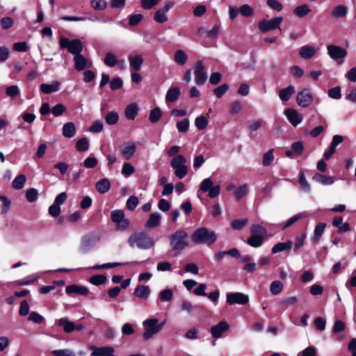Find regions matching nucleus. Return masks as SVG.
I'll use <instances>...</instances> for the list:
<instances>
[{
    "label": "nucleus",
    "instance_id": "1",
    "mask_svg": "<svg viewBox=\"0 0 356 356\" xmlns=\"http://www.w3.org/2000/svg\"><path fill=\"white\" fill-rule=\"evenodd\" d=\"M128 243L132 248L147 250L154 247V241L145 232H140L131 234L128 238Z\"/></svg>",
    "mask_w": 356,
    "mask_h": 356
},
{
    "label": "nucleus",
    "instance_id": "2",
    "mask_svg": "<svg viewBox=\"0 0 356 356\" xmlns=\"http://www.w3.org/2000/svg\"><path fill=\"white\" fill-rule=\"evenodd\" d=\"M191 240L196 244H207L210 245L216 240L215 232L207 227L197 229L191 235Z\"/></svg>",
    "mask_w": 356,
    "mask_h": 356
},
{
    "label": "nucleus",
    "instance_id": "3",
    "mask_svg": "<svg viewBox=\"0 0 356 356\" xmlns=\"http://www.w3.org/2000/svg\"><path fill=\"white\" fill-rule=\"evenodd\" d=\"M165 325V321L159 323L157 318H147L143 322L144 332L143 337L145 340H149L154 334L159 332Z\"/></svg>",
    "mask_w": 356,
    "mask_h": 356
},
{
    "label": "nucleus",
    "instance_id": "4",
    "mask_svg": "<svg viewBox=\"0 0 356 356\" xmlns=\"http://www.w3.org/2000/svg\"><path fill=\"white\" fill-rule=\"evenodd\" d=\"M170 244L172 250L181 251L188 245V234L184 229H179L170 237Z\"/></svg>",
    "mask_w": 356,
    "mask_h": 356
},
{
    "label": "nucleus",
    "instance_id": "5",
    "mask_svg": "<svg viewBox=\"0 0 356 356\" xmlns=\"http://www.w3.org/2000/svg\"><path fill=\"white\" fill-rule=\"evenodd\" d=\"M186 159L182 155H177L170 163L171 167L175 170V175L179 179L184 178L188 173Z\"/></svg>",
    "mask_w": 356,
    "mask_h": 356
},
{
    "label": "nucleus",
    "instance_id": "6",
    "mask_svg": "<svg viewBox=\"0 0 356 356\" xmlns=\"http://www.w3.org/2000/svg\"><path fill=\"white\" fill-rule=\"evenodd\" d=\"M59 44L61 48H67L68 51L74 56L80 54L83 50V44L78 39L69 40L67 38H62Z\"/></svg>",
    "mask_w": 356,
    "mask_h": 356
},
{
    "label": "nucleus",
    "instance_id": "7",
    "mask_svg": "<svg viewBox=\"0 0 356 356\" xmlns=\"http://www.w3.org/2000/svg\"><path fill=\"white\" fill-rule=\"evenodd\" d=\"M102 236L99 232L90 233L81 238L80 250L83 252L88 251Z\"/></svg>",
    "mask_w": 356,
    "mask_h": 356
},
{
    "label": "nucleus",
    "instance_id": "8",
    "mask_svg": "<svg viewBox=\"0 0 356 356\" xmlns=\"http://www.w3.org/2000/svg\"><path fill=\"white\" fill-rule=\"evenodd\" d=\"M220 30V26L218 24H204L198 29V33L207 38H216Z\"/></svg>",
    "mask_w": 356,
    "mask_h": 356
},
{
    "label": "nucleus",
    "instance_id": "9",
    "mask_svg": "<svg viewBox=\"0 0 356 356\" xmlns=\"http://www.w3.org/2000/svg\"><path fill=\"white\" fill-rule=\"evenodd\" d=\"M312 102L313 95L309 88H304L297 94L296 102L300 107L307 108L312 104Z\"/></svg>",
    "mask_w": 356,
    "mask_h": 356
},
{
    "label": "nucleus",
    "instance_id": "10",
    "mask_svg": "<svg viewBox=\"0 0 356 356\" xmlns=\"http://www.w3.org/2000/svg\"><path fill=\"white\" fill-rule=\"evenodd\" d=\"M111 220L116 224L118 228L122 229H127L129 225V221L125 218L122 210L117 209L111 212Z\"/></svg>",
    "mask_w": 356,
    "mask_h": 356
},
{
    "label": "nucleus",
    "instance_id": "11",
    "mask_svg": "<svg viewBox=\"0 0 356 356\" xmlns=\"http://www.w3.org/2000/svg\"><path fill=\"white\" fill-rule=\"evenodd\" d=\"M194 74L195 76V82L197 85H202L206 82L207 74L205 72L204 63L202 60H198L195 63Z\"/></svg>",
    "mask_w": 356,
    "mask_h": 356
},
{
    "label": "nucleus",
    "instance_id": "12",
    "mask_svg": "<svg viewBox=\"0 0 356 356\" xmlns=\"http://www.w3.org/2000/svg\"><path fill=\"white\" fill-rule=\"evenodd\" d=\"M249 301V297L243 293L235 292L227 294V302L230 305L239 304L245 305Z\"/></svg>",
    "mask_w": 356,
    "mask_h": 356
},
{
    "label": "nucleus",
    "instance_id": "13",
    "mask_svg": "<svg viewBox=\"0 0 356 356\" xmlns=\"http://www.w3.org/2000/svg\"><path fill=\"white\" fill-rule=\"evenodd\" d=\"M329 56L334 60L343 58L346 56L347 51L345 49L334 44L327 47Z\"/></svg>",
    "mask_w": 356,
    "mask_h": 356
},
{
    "label": "nucleus",
    "instance_id": "14",
    "mask_svg": "<svg viewBox=\"0 0 356 356\" xmlns=\"http://www.w3.org/2000/svg\"><path fill=\"white\" fill-rule=\"evenodd\" d=\"M284 114L286 116L291 124L296 127L303 120L302 115L300 114L296 109L287 108L284 111Z\"/></svg>",
    "mask_w": 356,
    "mask_h": 356
},
{
    "label": "nucleus",
    "instance_id": "15",
    "mask_svg": "<svg viewBox=\"0 0 356 356\" xmlns=\"http://www.w3.org/2000/svg\"><path fill=\"white\" fill-rule=\"evenodd\" d=\"M173 6L174 3L172 1H167L163 8L159 9L156 12L154 17V20L156 22H165L168 20V18L165 15V13L168 12L170 9H171Z\"/></svg>",
    "mask_w": 356,
    "mask_h": 356
},
{
    "label": "nucleus",
    "instance_id": "16",
    "mask_svg": "<svg viewBox=\"0 0 356 356\" xmlns=\"http://www.w3.org/2000/svg\"><path fill=\"white\" fill-rule=\"evenodd\" d=\"M90 349L93 350L91 356H115V350L111 346L95 347L91 346Z\"/></svg>",
    "mask_w": 356,
    "mask_h": 356
},
{
    "label": "nucleus",
    "instance_id": "17",
    "mask_svg": "<svg viewBox=\"0 0 356 356\" xmlns=\"http://www.w3.org/2000/svg\"><path fill=\"white\" fill-rule=\"evenodd\" d=\"M74 67L77 71H82L92 66V62L87 60L81 54L74 56Z\"/></svg>",
    "mask_w": 356,
    "mask_h": 356
},
{
    "label": "nucleus",
    "instance_id": "18",
    "mask_svg": "<svg viewBox=\"0 0 356 356\" xmlns=\"http://www.w3.org/2000/svg\"><path fill=\"white\" fill-rule=\"evenodd\" d=\"M229 327V324L226 321H222L211 328V333L216 339L220 338L224 332L228 330Z\"/></svg>",
    "mask_w": 356,
    "mask_h": 356
},
{
    "label": "nucleus",
    "instance_id": "19",
    "mask_svg": "<svg viewBox=\"0 0 356 356\" xmlns=\"http://www.w3.org/2000/svg\"><path fill=\"white\" fill-rule=\"evenodd\" d=\"M150 291L148 286L138 285L134 291V296L140 299L147 300L149 297Z\"/></svg>",
    "mask_w": 356,
    "mask_h": 356
},
{
    "label": "nucleus",
    "instance_id": "20",
    "mask_svg": "<svg viewBox=\"0 0 356 356\" xmlns=\"http://www.w3.org/2000/svg\"><path fill=\"white\" fill-rule=\"evenodd\" d=\"M316 52V49L310 45H305L300 48L299 55L301 58L305 59H309L312 58Z\"/></svg>",
    "mask_w": 356,
    "mask_h": 356
},
{
    "label": "nucleus",
    "instance_id": "21",
    "mask_svg": "<svg viewBox=\"0 0 356 356\" xmlns=\"http://www.w3.org/2000/svg\"><path fill=\"white\" fill-rule=\"evenodd\" d=\"M161 219V214L159 212L152 213L149 219L145 224V227L147 228H154L160 225V221Z\"/></svg>",
    "mask_w": 356,
    "mask_h": 356
},
{
    "label": "nucleus",
    "instance_id": "22",
    "mask_svg": "<svg viewBox=\"0 0 356 356\" xmlns=\"http://www.w3.org/2000/svg\"><path fill=\"white\" fill-rule=\"evenodd\" d=\"M60 83L54 81L51 84L42 83L40 85V90L44 94H50L54 92H57L60 90Z\"/></svg>",
    "mask_w": 356,
    "mask_h": 356
},
{
    "label": "nucleus",
    "instance_id": "23",
    "mask_svg": "<svg viewBox=\"0 0 356 356\" xmlns=\"http://www.w3.org/2000/svg\"><path fill=\"white\" fill-rule=\"evenodd\" d=\"M139 111L138 106L136 103L129 104L124 110V115L128 120H134Z\"/></svg>",
    "mask_w": 356,
    "mask_h": 356
},
{
    "label": "nucleus",
    "instance_id": "24",
    "mask_svg": "<svg viewBox=\"0 0 356 356\" xmlns=\"http://www.w3.org/2000/svg\"><path fill=\"white\" fill-rule=\"evenodd\" d=\"M57 324L60 327H63L64 331L67 333L72 332L75 330V324L70 321L67 317L61 318L57 321Z\"/></svg>",
    "mask_w": 356,
    "mask_h": 356
},
{
    "label": "nucleus",
    "instance_id": "25",
    "mask_svg": "<svg viewBox=\"0 0 356 356\" xmlns=\"http://www.w3.org/2000/svg\"><path fill=\"white\" fill-rule=\"evenodd\" d=\"M129 61L130 64V68L134 71L140 70L143 63V59L140 55H136L134 56H129Z\"/></svg>",
    "mask_w": 356,
    "mask_h": 356
},
{
    "label": "nucleus",
    "instance_id": "26",
    "mask_svg": "<svg viewBox=\"0 0 356 356\" xmlns=\"http://www.w3.org/2000/svg\"><path fill=\"white\" fill-rule=\"evenodd\" d=\"M296 89L293 86H289L279 91V97L282 102H286L295 93Z\"/></svg>",
    "mask_w": 356,
    "mask_h": 356
},
{
    "label": "nucleus",
    "instance_id": "27",
    "mask_svg": "<svg viewBox=\"0 0 356 356\" xmlns=\"http://www.w3.org/2000/svg\"><path fill=\"white\" fill-rule=\"evenodd\" d=\"M181 94V91L179 88L178 87H171L168 90L165 95V101L166 102H176Z\"/></svg>",
    "mask_w": 356,
    "mask_h": 356
},
{
    "label": "nucleus",
    "instance_id": "28",
    "mask_svg": "<svg viewBox=\"0 0 356 356\" xmlns=\"http://www.w3.org/2000/svg\"><path fill=\"white\" fill-rule=\"evenodd\" d=\"M62 134L65 138H72L76 134L75 124L72 122L65 123L62 129Z\"/></svg>",
    "mask_w": 356,
    "mask_h": 356
},
{
    "label": "nucleus",
    "instance_id": "29",
    "mask_svg": "<svg viewBox=\"0 0 356 356\" xmlns=\"http://www.w3.org/2000/svg\"><path fill=\"white\" fill-rule=\"evenodd\" d=\"M95 188L99 193L104 194L110 189L111 182L107 178L101 179L96 183Z\"/></svg>",
    "mask_w": 356,
    "mask_h": 356
},
{
    "label": "nucleus",
    "instance_id": "30",
    "mask_svg": "<svg viewBox=\"0 0 356 356\" xmlns=\"http://www.w3.org/2000/svg\"><path fill=\"white\" fill-rule=\"evenodd\" d=\"M65 292L67 294L76 293L79 295L84 296V295L88 294V290L87 288H86L84 286H79L76 284H72V285L67 286L65 288Z\"/></svg>",
    "mask_w": 356,
    "mask_h": 356
},
{
    "label": "nucleus",
    "instance_id": "31",
    "mask_svg": "<svg viewBox=\"0 0 356 356\" xmlns=\"http://www.w3.org/2000/svg\"><path fill=\"white\" fill-rule=\"evenodd\" d=\"M347 13H348V8L346 6L338 5L333 8V10L331 13V15H332V17H333L334 18L340 19V18L345 17Z\"/></svg>",
    "mask_w": 356,
    "mask_h": 356
},
{
    "label": "nucleus",
    "instance_id": "32",
    "mask_svg": "<svg viewBox=\"0 0 356 356\" xmlns=\"http://www.w3.org/2000/svg\"><path fill=\"white\" fill-rule=\"evenodd\" d=\"M313 179L316 182H318L323 185H332L334 183L333 177H326L319 173L315 174L314 176L313 177Z\"/></svg>",
    "mask_w": 356,
    "mask_h": 356
},
{
    "label": "nucleus",
    "instance_id": "33",
    "mask_svg": "<svg viewBox=\"0 0 356 356\" xmlns=\"http://www.w3.org/2000/svg\"><path fill=\"white\" fill-rule=\"evenodd\" d=\"M136 149V146L134 143L124 145L121 149V153L126 159H129L134 154Z\"/></svg>",
    "mask_w": 356,
    "mask_h": 356
},
{
    "label": "nucleus",
    "instance_id": "34",
    "mask_svg": "<svg viewBox=\"0 0 356 356\" xmlns=\"http://www.w3.org/2000/svg\"><path fill=\"white\" fill-rule=\"evenodd\" d=\"M293 243L291 241L286 242L278 243L272 248V253L275 254L284 250H290L292 248Z\"/></svg>",
    "mask_w": 356,
    "mask_h": 356
},
{
    "label": "nucleus",
    "instance_id": "35",
    "mask_svg": "<svg viewBox=\"0 0 356 356\" xmlns=\"http://www.w3.org/2000/svg\"><path fill=\"white\" fill-rule=\"evenodd\" d=\"M279 24H259V29L263 33H268L272 31H277L280 33L282 29Z\"/></svg>",
    "mask_w": 356,
    "mask_h": 356
},
{
    "label": "nucleus",
    "instance_id": "36",
    "mask_svg": "<svg viewBox=\"0 0 356 356\" xmlns=\"http://www.w3.org/2000/svg\"><path fill=\"white\" fill-rule=\"evenodd\" d=\"M26 181V177L24 175L17 176L12 183V187L16 190H20L24 188Z\"/></svg>",
    "mask_w": 356,
    "mask_h": 356
},
{
    "label": "nucleus",
    "instance_id": "37",
    "mask_svg": "<svg viewBox=\"0 0 356 356\" xmlns=\"http://www.w3.org/2000/svg\"><path fill=\"white\" fill-rule=\"evenodd\" d=\"M325 224L321 222L318 223L314 229V236L312 238V241L314 243H318L320 240V238L323 234V232L325 230Z\"/></svg>",
    "mask_w": 356,
    "mask_h": 356
},
{
    "label": "nucleus",
    "instance_id": "38",
    "mask_svg": "<svg viewBox=\"0 0 356 356\" xmlns=\"http://www.w3.org/2000/svg\"><path fill=\"white\" fill-rule=\"evenodd\" d=\"M188 60V56L181 49L177 50L175 54V61L178 65H184Z\"/></svg>",
    "mask_w": 356,
    "mask_h": 356
},
{
    "label": "nucleus",
    "instance_id": "39",
    "mask_svg": "<svg viewBox=\"0 0 356 356\" xmlns=\"http://www.w3.org/2000/svg\"><path fill=\"white\" fill-rule=\"evenodd\" d=\"M283 284L278 280L273 281L269 287L270 292L274 295H278L283 289Z\"/></svg>",
    "mask_w": 356,
    "mask_h": 356
},
{
    "label": "nucleus",
    "instance_id": "40",
    "mask_svg": "<svg viewBox=\"0 0 356 356\" xmlns=\"http://www.w3.org/2000/svg\"><path fill=\"white\" fill-rule=\"evenodd\" d=\"M310 11L309 7L307 4H302L300 6H297L294 10L293 13L295 15L302 17L308 14V13Z\"/></svg>",
    "mask_w": 356,
    "mask_h": 356
},
{
    "label": "nucleus",
    "instance_id": "41",
    "mask_svg": "<svg viewBox=\"0 0 356 356\" xmlns=\"http://www.w3.org/2000/svg\"><path fill=\"white\" fill-rule=\"evenodd\" d=\"M263 241L264 238L261 236H254L251 234L250 237L248 238L247 243L252 247L258 248L262 245Z\"/></svg>",
    "mask_w": 356,
    "mask_h": 356
},
{
    "label": "nucleus",
    "instance_id": "42",
    "mask_svg": "<svg viewBox=\"0 0 356 356\" xmlns=\"http://www.w3.org/2000/svg\"><path fill=\"white\" fill-rule=\"evenodd\" d=\"M104 64L108 67H113L118 64V60L112 52H108L104 58Z\"/></svg>",
    "mask_w": 356,
    "mask_h": 356
},
{
    "label": "nucleus",
    "instance_id": "43",
    "mask_svg": "<svg viewBox=\"0 0 356 356\" xmlns=\"http://www.w3.org/2000/svg\"><path fill=\"white\" fill-rule=\"evenodd\" d=\"M161 110L159 107H156L150 111L149 120L152 123H156L161 119Z\"/></svg>",
    "mask_w": 356,
    "mask_h": 356
},
{
    "label": "nucleus",
    "instance_id": "44",
    "mask_svg": "<svg viewBox=\"0 0 356 356\" xmlns=\"http://www.w3.org/2000/svg\"><path fill=\"white\" fill-rule=\"evenodd\" d=\"M119 120L118 113L115 111L108 112L105 116L106 122L109 125L115 124Z\"/></svg>",
    "mask_w": 356,
    "mask_h": 356
},
{
    "label": "nucleus",
    "instance_id": "45",
    "mask_svg": "<svg viewBox=\"0 0 356 356\" xmlns=\"http://www.w3.org/2000/svg\"><path fill=\"white\" fill-rule=\"evenodd\" d=\"M251 234L254 236H261L262 238L266 234V229L259 225H253L250 228Z\"/></svg>",
    "mask_w": 356,
    "mask_h": 356
},
{
    "label": "nucleus",
    "instance_id": "46",
    "mask_svg": "<svg viewBox=\"0 0 356 356\" xmlns=\"http://www.w3.org/2000/svg\"><path fill=\"white\" fill-rule=\"evenodd\" d=\"M89 148V142L86 138H82L77 140L76 149L79 152H86Z\"/></svg>",
    "mask_w": 356,
    "mask_h": 356
},
{
    "label": "nucleus",
    "instance_id": "47",
    "mask_svg": "<svg viewBox=\"0 0 356 356\" xmlns=\"http://www.w3.org/2000/svg\"><path fill=\"white\" fill-rule=\"evenodd\" d=\"M172 291L170 289L162 290L159 295V298L161 302H168L172 298Z\"/></svg>",
    "mask_w": 356,
    "mask_h": 356
},
{
    "label": "nucleus",
    "instance_id": "48",
    "mask_svg": "<svg viewBox=\"0 0 356 356\" xmlns=\"http://www.w3.org/2000/svg\"><path fill=\"white\" fill-rule=\"evenodd\" d=\"M240 14L245 17H251L254 15V9L248 4H243L239 7Z\"/></svg>",
    "mask_w": 356,
    "mask_h": 356
},
{
    "label": "nucleus",
    "instance_id": "49",
    "mask_svg": "<svg viewBox=\"0 0 356 356\" xmlns=\"http://www.w3.org/2000/svg\"><path fill=\"white\" fill-rule=\"evenodd\" d=\"M273 161V149H270L264 154L262 160V164L264 166H269Z\"/></svg>",
    "mask_w": 356,
    "mask_h": 356
},
{
    "label": "nucleus",
    "instance_id": "50",
    "mask_svg": "<svg viewBox=\"0 0 356 356\" xmlns=\"http://www.w3.org/2000/svg\"><path fill=\"white\" fill-rule=\"evenodd\" d=\"M26 198L29 202H34L38 198V192L35 188H29L26 192Z\"/></svg>",
    "mask_w": 356,
    "mask_h": 356
},
{
    "label": "nucleus",
    "instance_id": "51",
    "mask_svg": "<svg viewBox=\"0 0 356 356\" xmlns=\"http://www.w3.org/2000/svg\"><path fill=\"white\" fill-rule=\"evenodd\" d=\"M195 124L199 130H202L208 124V120L206 116H200L195 120Z\"/></svg>",
    "mask_w": 356,
    "mask_h": 356
},
{
    "label": "nucleus",
    "instance_id": "52",
    "mask_svg": "<svg viewBox=\"0 0 356 356\" xmlns=\"http://www.w3.org/2000/svg\"><path fill=\"white\" fill-rule=\"evenodd\" d=\"M327 95L332 99H339L341 97V88L336 86L330 88L327 91Z\"/></svg>",
    "mask_w": 356,
    "mask_h": 356
},
{
    "label": "nucleus",
    "instance_id": "53",
    "mask_svg": "<svg viewBox=\"0 0 356 356\" xmlns=\"http://www.w3.org/2000/svg\"><path fill=\"white\" fill-rule=\"evenodd\" d=\"M106 277L103 275H93L90 278V282L94 285L98 286L105 283Z\"/></svg>",
    "mask_w": 356,
    "mask_h": 356
},
{
    "label": "nucleus",
    "instance_id": "54",
    "mask_svg": "<svg viewBox=\"0 0 356 356\" xmlns=\"http://www.w3.org/2000/svg\"><path fill=\"white\" fill-rule=\"evenodd\" d=\"M299 183L301 188L305 192L310 191V185L307 181L303 172H300L299 175Z\"/></svg>",
    "mask_w": 356,
    "mask_h": 356
},
{
    "label": "nucleus",
    "instance_id": "55",
    "mask_svg": "<svg viewBox=\"0 0 356 356\" xmlns=\"http://www.w3.org/2000/svg\"><path fill=\"white\" fill-rule=\"evenodd\" d=\"M52 354L55 356H76L75 353L70 349L54 350Z\"/></svg>",
    "mask_w": 356,
    "mask_h": 356
},
{
    "label": "nucleus",
    "instance_id": "56",
    "mask_svg": "<svg viewBox=\"0 0 356 356\" xmlns=\"http://www.w3.org/2000/svg\"><path fill=\"white\" fill-rule=\"evenodd\" d=\"M90 6L97 10H102L106 8V2L104 0H92Z\"/></svg>",
    "mask_w": 356,
    "mask_h": 356
},
{
    "label": "nucleus",
    "instance_id": "57",
    "mask_svg": "<svg viewBox=\"0 0 356 356\" xmlns=\"http://www.w3.org/2000/svg\"><path fill=\"white\" fill-rule=\"evenodd\" d=\"M138 204V199L136 196H131L127 201L126 207L130 211H134Z\"/></svg>",
    "mask_w": 356,
    "mask_h": 356
},
{
    "label": "nucleus",
    "instance_id": "58",
    "mask_svg": "<svg viewBox=\"0 0 356 356\" xmlns=\"http://www.w3.org/2000/svg\"><path fill=\"white\" fill-rule=\"evenodd\" d=\"M29 320L35 323L40 324L44 321V318L38 312H32L29 316Z\"/></svg>",
    "mask_w": 356,
    "mask_h": 356
},
{
    "label": "nucleus",
    "instance_id": "59",
    "mask_svg": "<svg viewBox=\"0 0 356 356\" xmlns=\"http://www.w3.org/2000/svg\"><path fill=\"white\" fill-rule=\"evenodd\" d=\"M213 184V181L210 178L204 179L200 184V191L203 193L207 192L211 188Z\"/></svg>",
    "mask_w": 356,
    "mask_h": 356
},
{
    "label": "nucleus",
    "instance_id": "60",
    "mask_svg": "<svg viewBox=\"0 0 356 356\" xmlns=\"http://www.w3.org/2000/svg\"><path fill=\"white\" fill-rule=\"evenodd\" d=\"M291 149L294 154L299 156L302 154L304 149L303 143L301 141H297L291 144Z\"/></svg>",
    "mask_w": 356,
    "mask_h": 356
},
{
    "label": "nucleus",
    "instance_id": "61",
    "mask_svg": "<svg viewBox=\"0 0 356 356\" xmlns=\"http://www.w3.org/2000/svg\"><path fill=\"white\" fill-rule=\"evenodd\" d=\"M346 328V324L344 322H343L341 320H337L334 322L333 327H332V332L334 334L340 333L343 332Z\"/></svg>",
    "mask_w": 356,
    "mask_h": 356
},
{
    "label": "nucleus",
    "instance_id": "62",
    "mask_svg": "<svg viewBox=\"0 0 356 356\" xmlns=\"http://www.w3.org/2000/svg\"><path fill=\"white\" fill-rule=\"evenodd\" d=\"M228 89L229 86L226 83H224L216 88L213 90V92L218 98H220L228 90Z\"/></svg>",
    "mask_w": 356,
    "mask_h": 356
},
{
    "label": "nucleus",
    "instance_id": "63",
    "mask_svg": "<svg viewBox=\"0 0 356 356\" xmlns=\"http://www.w3.org/2000/svg\"><path fill=\"white\" fill-rule=\"evenodd\" d=\"M248 193V186L246 184H244L235 191V196L237 200H239L243 197H244Z\"/></svg>",
    "mask_w": 356,
    "mask_h": 356
},
{
    "label": "nucleus",
    "instance_id": "64",
    "mask_svg": "<svg viewBox=\"0 0 356 356\" xmlns=\"http://www.w3.org/2000/svg\"><path fill=\"white\" fill-rule=\"evenodd\" d=\"M316 350L314 347L309 346L301 351L298 356H316Z\"/></svg>",
    "mask_w": 356,
    "mask_h": 356
}]
</instances>
